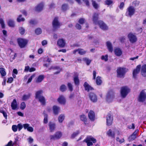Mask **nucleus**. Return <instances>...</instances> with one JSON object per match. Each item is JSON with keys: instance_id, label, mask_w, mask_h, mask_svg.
<instances>
[{"instance_id": "nucleus-1", "label": "nucleus", "mask_w": 146, "mask_h": 146, "mask_svg": "<svg viewBox=\"0 0 146 146\" xmlns=\"http://www.w3.org/2000/svg\"><path fill=\"white\" fill-rule=\"evenodd\" d=\"M98 14L94 13L93 16V21L94 23L96 25L98 24L100 28L103 30H107L108 29V27L102 21H98Z\"/></svg>"}, {"instance_id": "nucleus-2", "label": "nucleus", "mask_w": 146, "mask_h": 146, "mask_svg": "<svg viewBox=\"0 0 146 146\" xmlns=\"http://www.w3.org/2000/svg\"><path fill=\"white\" fill-rule=\"evenodd\" d=\"M130 92V89L127 86L122 87L120 90L121 96L122 98H125Z\"/></svg>"}, {"instance_id": "nucleus-3", "label": "nucleus", "mask_w": 146, "mask_h": 146, "mask_svg": "<svg viewBox=\"0 0 146 146\" xmlns=\"http://www.w3.org/2000/svg\"><path fill=\"white\" fill-rule=\"evenodd\" d=\"M84 142H86L87 143L88 146H91L93 145V144L92 141L94 143H95L96 140L92 136H87L86 139L84 141Z\"/></svg>"}, {"instance_id": "nucleus-4", "label": "nucleus", "mask_w": 146, "mask_h": 146, "mask_svg": "<svg viewBox=\"0 0 146 146\" xmlns=\"http://www.w3.org/2000/svg\"><path fill=\"white\" fill-rule=\"evenodd\" d=\"M135 9L132 6H130L127 8L126 13V15L128 17H131L135 13Z\"/></svg>"}, {"instance_id": "nucleus-5", "label": "nucleus", "mask_w": 146, "mask_h": 146, "mask_svg": "<svg viewBox=\"0 0 146 146\" xmlns=\"http://www.w3.org/2000/svg\"><path fill=\"white\" fill-rule=\"evenodd\" d=\"M127 70L125 68H118L117 70V77L123 78Z\"/></svg>"}, {"instance_id": "nucleus-6", "label": "nucleus", "mask_w": 146, "mask_h": 146, "mask_svg": "<svg viewBox=\"0 0 146 146\" xmlns=\"http://www.w3.org/2000/svg\"><path fill=\"white\" fill-rule=\"evenodd\" d=\"M62 136V133L60 131H57L53 135L50 136V139L51 140H55L60 139Z\"/></svg>"}, {"instance_id": "nucleus-7", "label": "nucleus", "mask_w": 146, "mask_h": 146, "mask_svg": "<svg viewBox=\"0 0 146 146\" xmlns=\"http://www.w3.org/2000/svg\"><path fill=\"white\" fill-rule=\"evenodd\" d=\"M127 37L129 41L132 43L135 42L137 40V36L134 33H129L128 34Z\"/></svg>"}, {"instance_id": "nucleus-8", "label": "nucleus", "mask_w": 146, "mask_h": 146, "mask_svg": "<svg viewBox=\"0 0 146 146\" xmlns=\"http://www.w3.org/2000/svg\"><path fill=\"white\" fill-rule=\"evenodd\" d=\"M114 97V93L112 91L109 92L106 96V100L108 103L113 101Z\"/></svg>"}, {"instance_id": "nucleus-9", "label": "nucleus", "mask_w": 146, "mask_h": 146, "mask_svg": "<svg viewBox=\"0 0 146 146\" xmlns=\"http://www.w3.org/2000/svg\"><path fill=\"white\" fill-rule=\"evenodd\" d=\"M53 29L56 30L59 28L61 25L60 23L59 22L57 17H55L52 22Z\"/></svg>"}, {"instance_id": "nucleus-10", "label": "nucleus", "mask_w": 146, "mask_h": 146, "mask_svg": "<svg viewBox=\"0 0 146 146\" xmlns=\"http://www.w3.org/2000/svg\"><path fill=\"white\" fill-rule=\"evenodd\" d=\"M146 99V93L144 90H142L140 93L139 96L138 101L140 102H143Z\"/></svg>"}, {"instance_id": "nucleus-11", "label": "nucleus", "mask_w": 146, "mask_h": 146, "mask_svg": "<svg viewBox=\"0 0 146 146\" xmlns=\"http://www.w3.org/2000/svg\"><path fill=\"white\" fill-rule=\"evenodd\" d=\"M17 41L19 46L21 48L24 47L27 42L26 40L21 38L18 39Z\"/></svg>"}, {"instance_id": "nucleus-12", "label": "nucleus", "mask_w": 146, "mask_h": 146, "mask_svg": "<svg viewBox=\"0 0 146 146\" xmlns=\"http://www.w3.org/2000/svg\"><path fill=\"white\" fill-rule=\"evenodd\" d=\"M106 120L107 125L108 126L111 125L112 124L113 118V117L110 114H109L107 115Z\"/></svg>"}, {"instance_id": "nucleus-13", "label": "nucleus", "mask_w": 146, "mask_h": 146, "mask_svg": "<svg viewBox=\"0 0 146 146\" xmlns=\"http://www.w3.org/2000/svg\"><path fill=\"white\" fill-rule=\"evenodd\" d=\"M57 44L58 46L61 47H64L65 45V40L62 38L58 39L57 41Z\"/></svg>"}, {"instance_id": "nucleus-14", "label": "nucleus", "mask_w": 146, "mask_h": 146, "mask_svg": "<svg viewBox=\"0 0 146 146\" xmlns=\"http://www.w3.org/2000/svg\"><path fill=\"white\" fill-rule=\"evenodd\" d=\"M58 101L60 104L64 105L66 102L65 98L63 95H60L58 99Z\"/></svg>"}, {"instance_id": "nucleus-15", "label": "nucleus", "mask_w": 146, "mask_h": 146, "mask_svg": "<svg viewBox=\"0 0 146 146\" xmlns=\"http://www.w3.org/2000/svg\"><path fill=\"white\" fill-rule=\"evenodd\" d=\"M89 97L91 101L93 102H96L97 100L96 95L94 93H90L89 95Z\"/></svg>"}, {"instance_id": "nucleus-16", "label": "nucleus", "mask_w": 146, "mask_h": 146, "mask_svg": "<svg viewBox=\"0 0 146 146\" xmlns=\"http://www.w3.org/2000/svg\"><path fill=\"white\" fill-rule=\"evenodd\" d=\"M77 52H78L80 55H83L86 53V51L83 49L79 48L78 49L74 50L73 53L74 54H75Z\"/></svg>"}, {"instance_id": "nucleus-17", "label": "nucleus", "mask_w": 146, "mask_h": 146, "mask_svg": "<svg viewBox=\"0 0 146 146\" xmlns=\"http://www.w3.org/2000/svg\"><path fill=\"white\" fill-rule=\"evenodd\" d=\"M141 67L140 65H138L136 69L133 70V76L134 78H136L137 74L139 72Z\"/></svg>"}, {"instance_id": "nucleus-18", "label": "nucleus", "mask_w": 146, "mask_h": 146, "mask_svg": "<svg viewBox=\"0 0 146 146\" xmlns=\"http://www.w3.org/2000/svg\"><path fill=\"white\" fill-rule=\"evenodd\" d=\"M78 74L77 73H74L73 80L75 85L78 86L79 84V80L78 78Z\"/></svg>"}, {"instance_id": "nucleus-19", "label": "nucleus", "mask_w": 146, "mask_h": 146, "mask_svg": "<svg viewBox=\"0 0 146 146\" xmlns=\"http://www.w3.org/2000/svg\"><path fill=\"white\" fill-rule=\"evenodd\" d=\"M48 126L50 131L51 132H53L56 127L55 124L54 123L50 122L48 123Z\"/></svg>"}, {"instance_id": "nucleus-20", "label": "nucleus", "mask_w": 146, "mask_h": 146, "mask_svg": "<svg viewBox=\"0 0 146 146\" xmlns=\"http://www.w3.org/2000/svg\"><path fill=\"white\" fill-rule=\"evenodd\" d=\"M23 126L25 129H27V130L30 132H32L33 131V128L29 126V125L28 123H25L23 125Z\"/></svg>"}, {"instance_id": "nucleus-21", "label": "nucleus", "mask_w": 146, "mask_h": 146, "mask_svg": "<svg viewBox=\"0 0 146 146\" xmlns=\"http://www.w3.org/2000/svg\"><path fill=\"white\" fill-rule=\"evenodd\" d=\"M53 110L54 113L55 115H58L60 110V107L56 106H53Z\"/></svg>"}, {"instance_id": "nucleus-22", "label": "nucleus", "mask_w": 146, "mask_h": 146, "mask_svg": "<svg viewBox=\"0 0 146 146\" xmlns=\"http://www.w3.org/2000/svg\"><path fill=\"white\" fill-rule=\"evenodd\" d=\"M106 44L109 52H112L113 51V47L110 41H107L106 43Z\"/></svg>"}, {"instance_id": "nucleus-23", "label": "nucleus", "mask_w": 146, "mask_h": 146, "mask_svg": "<svg viewBox=\"0 0 146 146\" xmlns=\"http://www.w3.org/2000/svg\"><path fill=\"white\" fill-rule=\"evenodd\" d=\"M44 4L43 3H40L37 5L35 7V10L37 11H40L42 10Z\"/></svg>"}, {"instance_id": "nucleus-24", "label": "nucleus", "mask_w": 146, "mask_h": 146, "mask_svg": "<svg viewBox=\"0 0 146 146\" xmlns=\"http://www.w3.org/2000/svg\"><path fill=\"white\" fill-rule=\"evenodd\" d=\"M89 118L92 121H94L95 119V115L94 112L90 110L88 114Z\"/></svg>"}, {"instance_id": "nucleus-25", "label": "nucleus", "mask_w": 146, "mask_h": 146, "mask_svg": "<svg viewBox=\"0 0 146 146\" xmlns=\"http://www.w3.org/2000/svg\"><path fill=\"white\" fill-rule=\"evenodd\" d=\"M115 54L117 56H120L122 54L121 50L119 48H115L114 51Z\"/></svg>"}, {"instance_id": "nucleus-26", "label": "nucleus", "mask_w": 146, "mask_h": 146, "mask_svg": "<svg viewBox=\"0 0 146 146\" xmlns=\"http://www.w3.org/2000/svg\"><path fill=\"white\" fill-rule=\"evenodd\" d=\"M141 73L143 76H146V64L142 66L141 70Z\"/></svg>"}, {"instance_id": "nucleus-27", "label": "nucleus", "mask_w": 146, "mask_h": 146, "mask_svg": "<svg viewBox=\"0 0 146 146\" xmlns=\"http://www.w3.org/2000/svg\"><path fill=\"white\" fill-rule=\"evenodd\" d=\"M11 106L12 109L13 110H16L17 108V105L16 99H14L13 100V102L11 103Z\"/></svg>"}, {"instance_id": "nucleus-28", "label": "nucleus", "mask_w": 146, "mask_h": 146, "mask_svg": "<svg viewBox=\"0 0 146 146\" xmlns=\"http://www.w3.org/2000/svg\"><path fill=\"white\" fill-rule=\"evenodd\" d=\"M44 78V76L43 75H40L36 78V82L37 83L40 82L43 80Z\"/></svg>"}, {"instance_id": "nucleus-29", "label": "nucleus", "mask_w": 146, "mask_h": 146, "mask_svg": "<svg viewBox=\"0 0 146 146\" xmlns=\"http://www.w3.org/2000/svg\"><path fill=\"white\" fill-rule=\"evenodd\" d=\"M65 118V115L64 114H61L58 117V120L59 123H62L64 120Z\"/></svg>"}, {"instance_id": "nucleus-30", "label": "nucleus", "mask_w": 146, "mask_h": 146, "mask_svg": "<svg viewBox=\"0 0 146 146\" xmlns=\"http://www.w3.org/2000/svg\"><path fill=\"white\" fill-rule=\"evenodd\" d=\"M106 134L109 137H111L113 138H115V133L113 132L111 129H110L107 131Z\"/></svg>"}, {"instance_id": "nucleus-31", "label": "nucleus", "mask_w": 146, "mask_h": 146, "mask_svg": "<svg viewBox=\"0 0 146 146\" xmlns=\"http://www.w3.org/2000/svg\"><path fill=\"white\" fill-rule=\"evenodd\" d=\"M84 86L85 90L88 91L92 89V88L87 82L84 83Z\"/></svg>"}, {"instance_id": "nucleus-32", "label": "nucleus", "mask_w": 146, "mask_h": 146, "mask_svg": "<svg viewBox=\"0 0 146 146\" xmlns=\"http://www.w3.org/2000/svg\"><path fill=\"white\" fill-rule=\"evenodd\" d=\"M82 60L86 64V65L88 66L91 63L92 60L87 57H84L82 58Z\"/></svg>"}, {"instance_id": "nucleus-33", "label": "nucleus", "mask_w": 146, "mask_h": 146, "mask_svg": "<svg viewBox=\"0 0 146 146\" xmlns=\"http://www.w3.org/2000/svg\"><path fill=\"white\" fill-rule=\"evenodd\" d=\"M8 25L10 27H14L15 26V23L14 21L10 19L7 21Z\"/></svg>"}, {"instance_id": "nucleus-34", "label": "nucleus", "mask_w": 146, "mask_h": 146, "mask_svg": "<svg viewBox=\"0 0 146 146\" xmlns=\"http://www.w3.org/2000/svg\"><path fill=\"white\" fill-rule=\"evenodd\" d=\"M39 101L42 105H44L45 104L46 100L44 97L43 96H41L38 98Z\"/></svg>"}, {"instance_id": "nucleus-35", "label": "nucleus", "mask_w": 146, "mask_h": 146, "mask_svg": "<svg viewBox=\"0 0 146 146\" xmlns=\"http://www.w3.org/2000/svg\"><path fill=\"white\" fill-rule=\"evenodd\" d=\"M31 94L30 93H28L27 94L24 95L22 98L23 100L26 101L28 100L30 98Z\"/></svg>"}, {"instance_id": "nucleus-36", "label": "nucleus", "mask_w": 146, "mask_h": 146, "mask_svg": "<svg viewBox=\"0 0 146 146\" xmlns=\"http://www.w3.org/2000/svg\"><path fill=\"white\" fill-rule=\"evenodd\" d=\"M42 90H40L37 91L35 94V97L36 99H38L40 96H42L41 95L43 93Z\"/></svg>"}, {"instance_id": "nucleus-37", "label": "nucleus", "mask_w": 146, "mask_h": 146, "mask_svg": "<svg viewBox=\"0 0 146 146\" xmlns=\"http://www.w3.org/2000/svg\"><path fill=\"white\" fill-rule=\"evenodd\" d=\"M0 73L2 77H3L6 74V73L5 69L3 68H0Z\"/></svg>"}, {"instance_id": "nucleus-38", "label": "nucleus", "mask_w": 146, "mask_h": 146, "mask_svg": "<svg viewBox=\"0 0 146 146\" xmlns=\"http://www.w3.org/2000/svg\"><path fill=\"white\" fill-rule=\"evenodd\" d=\"M96 82L97 85H100L102 83L101 78L100 76H98L96 79Z\"/></svg>"}, {"instance_id": "nucleus-39", "label": "nucleus", "mask_w": 146, "mask_h": 146, "mask_svg": "<svg viewBox=\"0 0 146 146\" xmlns=\"http://www.w3.org/2000/svg\"><path fill=\"white\" fill-rule=\"evenodd\" d=\"M17 21L18 22H20L21 21H24L25 20V19L23 17H22V15H20L17 18Z\"/></svg>"}, {"instance_id": "nucleus-40", "label": "nucleus", "mask_w": 146, "mask_h": 146, "mask_svg": "<svg viewBox=\"0 0 146 146\" xmlns=\"http://www.w3.org/2000/svg\"><path fill=\"white\" fill-rule=\"evenodd\" d=\"M19 33L22 35H24L25 33V29L22 27H20L19 28Z\"/></svg>"}, {"instance_id": "nucleus-41", "label": "nucleus", "mask_w": 146, "mask_h": 146, "mask_svg": "<svg viewBox=\"0 0 146 146\" xmlns=\"http://www.w3.org/2000/svg\"><path fill=\"white\" fill-rule=\"evenodd\" d=\"M80 119L81 121H84L85 123L87 121V118L86 116L84 114H82L80 116Z\"/></svg>"}, {"instance_id": "nucleus-42", "label": "nucleus", "mask_w": 146, "mask_h": 146, "mask_svg": "<svg viewBox=\"0 0 146 146\" xmlns=\"http://www.w3.org/2000/svg\"><path fill=\"white\" fill-rule=\"evenodd\" d=\"M79 132L78 131H76L74 132L71 135V138L72 139L76 137L79 133Z\"/></svg>"}, {"instance_id": "nucleus-43", "label": "nucleus", "mask_w": 146, "mask_h": 146, "mask_svg": "<svg viewBox=\"0 0 146 146\" xmlns=\"http://www.w3.org/2000/svg\"><path fill=\"white\" fill-rule=\"evenodd\" d=\"M16 56V54L13 52H12L10 54L11 58L12 59V60L14 59Z\"/></svg>"}, {"instance_id": "nucleus-44", "label": "nucleus", "mask_w": 146, "mask_h": 146, "mask_svg": "<svg viewBox=\"0 0 146 146\" xmlns=\"http://www.w3.org/2000/svg\"><path fill=\"white\" fill-rule=\"evenodd\" d=\"M55 70H57V71L54 72V74H57L59 73L61 70V69L58 67H55L54 68Z\"/></svg>"}, {"instance_id": "nucleus-45", "label": "nucleus", "mask_w": 146, "mask_h": 146, "mask_svg": "<svg viewBox=\"0 0 146 146\" xmlns=\"http://www.w3.org/2000/svg\"><path fill=\"white\" fill-rule=\"evenodd\" d=\"M92 4L94 7L95 9H97L99 7L98 5L95 1L93 0L92 1Z\"/></svg>"}, {"instance_id": "nucleus-46", "label": "nucleus", "mask_w": 146, "mask_h": 146, "mask_svg": "<svg viewBox=\"0 0 146 146\" xmlns=\"http://www.w3.org/2000/svg\"><path fill=\"white\" fill-rule=\"evenodd\" d=\"M42 32L41 29L40 28H37L35 30V33L37 35L40 34Z\"/></svg>"}, {"instance_id": "nucleus-47", "label": "nucleus", "mask_w": 146, "mask_h": 146, "mask_svg": "<svg viewBox=\"0 0 146 146\" xmlns=\"http://www.w3.org/2000/svg\"><path fill=\"white\" fill-rule=\"evenodd\" d=\"M26 106V104L25 102H22L21 104L20 108L21 109L23 110L25 109Z\"/></svg>"}, {"instance_id": "nucleus-48", "label": "nucleus", "mask_w": 146, "mask_h": 146, "mask_svg": "<svg viewBox=\"0 0 146 146\" xmlns=\"http://www.w3.org/2000/svg\"><path fill=\"white\" fill-rule=\"evenodd\" d=\"M108 55H106L105 56L103 55L101 57V59L105 61H107L108 60Z\"/></svg>"}, {"instance_id": "nucleus-49", "label": "nucleus", "mask_w": 146, "mask_h": 146, "mask_svg": "<svg viewBox=\"0 0 146 146\" xmlns=\"http://www.w3.org/2000/svg\"><path fill=\"white\" fill-rule=\"evenodd\" d=\"M60 89L62 92L64 91L66 89V86L65 85H62L61 86Z\"/></svg>"}, {"instance_id": "nucleus-50", "label": "nucleus", "mask_w": 146, "mask_h": 146, "mask_svg": "<svg viewBox=\"0 0 146 146\" xmlns=\"http://www.w3.org/2000/svg\"><path fill=\"white\" fill-rule=\"evenodd\" d=\"M0 24L1 25L2 28L3 29L5 27V25L3 20L2 18L0 19Z\"/></svg>"}, {"instance_id": "nucleus-51", "label": "nucleus", "mask_w": 146, "mask_h": 146, "mask_svg": "<svg viewBox=\"0 0 146 146\" xmlns=\"http://www.w3.org/2000/svg\"><path fill=\"white\" fill-rule=\"evenodd\" d=\"M68 8V6L66 4H64L62 5V9L63 11L66 10Z\"/></svg>"}, {"instance_id": "nucleus-52", "label": "nucleus", "mask_w": 146, "mask_h": 146, "mask_svg": "<svg viewBox=\"0 0 146 146\" xmlns=\"http://www.w3.org/2000/svg\"><path fill=\"white\" fill-rule=\"evenodd\" d=\"M105 4L108 5H110L113 3L112 1L111 0H107L105 1Z\"/></svg>"}, {"instance_id": "nucleus-53", "label": "nucleus", "mask_w": 146, "mask_h": 146, "mask_svg": "<svg viewBox=\"0 0 146 146\" xmlns=\"http://www.w3.org/2000/svg\"><path fill=\"white\" fill-rule=\"evenodd\" d=\"M68 86L69 89V90L71 91H72L73 90V88L71 84L70 83H68Z\"/></svg>"}, {"instance_id": "nucleus-54", "label": "nucleus", "mask_w": 146, "mask_h": 146, "mask_svg": "<svg viewBox=\"0 0 146 146\" xmlns=\"http://www.w3.org/2000/svg\"><path fill=\"white\" fill-rule=\"evenodd\" d=\"M12 129L14 132H16L17 131V126L15 125H13L12 126Z\"/></svg>"}, {"instance_id": "nucleus-55", "label": "nucleus", "mask_w": 146, "mask_h": 146, "mask_svg": "<svg viewBox=\"0 0 146 146\" xmlns=\"http://www.w3.org/2000/svg\"><path fill=\"white\" fill-rule=\"evenodd\" d=\"M116 140L117 141L121 143H123L124 141L123 139H120L118 137H116Z\"/></svg>"}, {"instance_id": "nucleus-56", "label": "nucleus", "mask_w": 146, "mask_h": 146, "mask_svg": "<svg viewBox=\"0 0 146 146\" xmlns=\"http://www.w3.org/2000/svg\"><path fill=\"white\" fill-rule=\"evenodd\" d=\"M17 126L19 131H20L22 129L23 127V125L21 123L18 124Z\"/></svg>"}, {"instance_id": "nucleus-57", "label": "nucleus", "mask_w": 146, "mask_h": 146, "mask_svg": "<svg viewBox=\"0 0 146 146\" xmlns=\"http://www.w3.org/2000/svg\"><path fill=\"white\" fill-rule=\"evenodd\" d=\"M48 122L47 115L45 114L44 115V123H47Z\"/></svg>"}, {"instance_id": "nucleus-58", "label": "nucleus", "mask_w": 146, "mask_h": 146, "mask_svg": "<svg viewBox=\"0 0 146 146\" xmlns=\"http://www.w3.org/2000/svg\"><path fill=\"white\" fill-rule=\"evenodd\" d=\"M136 137L135 135H132L129 137V139L131 141H133L136 138Z\"/></svg>"}, {"instance_id": "nucleus-59", "label": "nucleus", "mask_w": 146, "mask_h": 146, "mask_svg": "<svg viewBox=\"0 0 146 146\" xmlns=\"http://www.w3.org/2000/svg\"><path fill=\"white\" fill-rule=\"evenodd\" d=\"M19 139V137L18 136H16L15 137V140L14 142L13 143V145H15V144H17Z\"/></svg>"}, {"instance_id": "nucleus-60", "label": "nucleus", "mask_w": 146, "mask_h": 146, "mask_svg": "<svg viewBox=\"0 0 146 146\" xmlns=\"http://www.w3.org/2000/svg\"><path fill=\"white\" fill-rule=\"evenodd\" d=\"M115 133L118 135H122V132L119 130H116L115 131Z\"/></svg>"}, {"instance_id": "nucleus-61", "label": "nucleus", "mask_w": 146, "mask_h": 146, "mask_svg": "<svg viewBox=\"0 0 146 146\" xmlns=\"http://www.w3.org/2000/svg\"><path fill=\"white\" fill-rule=\"evenodd\" d=\"M85 20L84 19H80L78 21V22L80 24H83Z\"/></svg>"}, {"instance_id": "nucleus-62", "label": "nucleus", "mask_w": 146, "mask_h": 146, "mask_svg": "<svg viewBox=\"0 0 146 146\" xmlns=\"http://www.w3.org/2000/svg\"><path fill=\"white\" fill-rule=\"evenodd\" d=\"M35 76L34 75H33L31 76L29 79L28 81L27 82L28 83H29L33 79V78Z\"/></svg>"}, {"instance_id": "nucleus-63", "label": "nucleus", "mask_w": 146, "mask_h": 146, "mask_svg": "<svg viewBox=\"0 0 146 146\" xmlns=\"http://www.w3.org/2000/svg\"><path fill=\"white\" fill-rule=\"evenodd\" d=\"M13 80L12 77H10L8 78V80L7 81V82L11 83L12 82Z\"/></svg>"}, {"instance_id": "nucleus-64", "label": "nucleus", "mask_w": 146, "mask_h": 146, "mask_svg": "<svg viewBox=\"0 0 146 146\" xmlns=\"http://www.w3.org/2000/svg\"><path fill=\"white\" fill-rule=\"evenodd\" d=\"M76 27L78 29H80L81 28V26L79 24H77L76 25Z\"/></svg>"}]
</instances>
